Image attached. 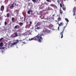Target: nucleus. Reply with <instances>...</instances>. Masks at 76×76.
Here are the masks:
<instances>
[{
	"label": "nucleus",
	"mask_w": 76,
	"mask_h": 76,
	"mask_svg": "<svg viewBox=\"0 0 76 76\" xmlns=\"http://www.w3.org/2000/svg\"><path fill=\"white\" fill-rule=\"evenodd\" d=\"M32 12V11L31 10H29L27 12L28 13V14H30V12Z\"/></svg>",
	"instance_id": "13"
},
{
	"label": "nucleus",
	"mask_w": 76,
	"mask_h": 76,
	"mask_svg": "<svg viewBox=\"0 0 76 76\" xmlns=\"http://www.w3.org/2000/svg\"><path fill=\"white\" fill-rule=\"evenodd\" d=\"M15 6H16L17 5L16 3H15Z\"/></svg>",
	"instance_id": "38"
},
{
	"label": "nucleus",
	"mask_w": 76,
	"mask_h": 76,
	"mask_svg": "<svg viewBox=\"0 0 76 76\" xmlns=\"http://www.w3.org/2000/svg\"><path fill=\"white\" fill-rule=\"evenodd\" d=\"M27 24H28V23H27Z\"/></svg>",
	"instance_id": "52"
},
{
	"label": "nucleus",
	"mask_w": 76,
	"mask_h": 76,
	"mask_svg": "<svg viewBox=\"0 0 76 76\" xmlns=\"http://www.w3.org/2000/svg\"><path fill=\"white\" fill-rule=\"evenodd\" d=\"M23 35L24 36H27V35H29V34H28V32H26V33H25L23 34Z\"/></svg>",
	"instance_id": "8"
},
{
	"label": "nucleus",
	"mask_w": 76,
	"mask_h": 76,
	"mask_svg": "<svg viewBox=\"0 0 76 76\" xmlns=\"http://www.w3.org/2000/svg\"><path fill=\"white\" fill-rule=\"evenodd\" d=\"M57 23L59 25V24L58 23H58Z\"/></svg>",
	"instance_id": "41"
},
{
	"label": "nucleus",
	"mask_w": 76,
	"mask_h": 76,
	"mask_svg": "<svg viewBox=\"0 0 76 76\" xmlns=\"http://www.w3.org/2000/svg\"><path fill=\"white\" fill-rule=\"evenodd\" d=\"M75 1H76V0H75Z\"/></svg>",
	"instance_id": "53"
},
{
	"label": "nucleus",
	"mask_w": 76,
	"mask_h": 76,
	"mask_svg": "<svg viewBox=\"0 0 76 76\" xmlns=\"http://www.w3.org/2000/svg\"><path fill=\"white\" fill-rule=\"evenodd\" d=\"M63 33L62 32H61V33H60V35L61 36V38H63Z\"/></svg>",
	"instance_id": "9"
},
{
	"label": "nucleus",
	"mask_w": 76,
	"mask_h": 76,
	"mask_svg": "<svg viewBox=\"0 0 76 76\" xmlns=\"http://www.w3.org/2000/svg\"><path fill=\"white\" fill-rule=\"evenodd\" d=\"M66 26H65L64 27V29H65V28H66Z\"/></svg>",
	"instance_id": "35"
},
{
	"label": "nucleus",
	"mask_w": 76,
	"mask_h": 76,
	"mask_svg": "<svg viewBox=\"0 0 76 76\" xmlns=\"http://www.w3.org/2000/svg\"><path fill=\"white\" fill-rule=\"evenodd\" d=\"M15 41H15V42H13V43L10 46H11V47H13V46H14V45L17 44H18V43L19 42V41H21V40H20V41H19V40H18L17 39V40H15Z\"/></svg>",
	"instance_id": "3"
},
{
	"label": "nucleus",
	"mask_w": 76,
	"mask_h": 76,
	"mask_svg": "<svg viewBox=\"0 0 76 76\" xmlns=\"http://www.w3.org/2000/svg\"><path fill=\"white\" fill-rule=\"evenodd\" d=\"M7 17L8 18L9 17V13H8L7 14Z\"/></svg>",
	"instance_id": "18"
},
{
	"label": "nucleus",
	"mask_w": 76,
	"mask_h": 76,
	"mask_svg": "<svg viewBox=\"0 0 76 76\" xmlns=\"http://www.w3.org/2000/svg\"><path fill=\"white\" fill-rule=\"evenodd\" d=\"M4 48H5V47H2L0 48V49L1 50H4Z\"/></svg>",
	"instance_id": "17"
},
{
	"label": "nucleus",
	"mask_w": 76,
	"mask_h": 76,
	"mask_svg": "<svg viewBox=\"0 0 76 76\" xmlns=\"http://www.w3.org/2000/svg\"><path fill=\"white\" fill-rule=\"evenodd\" d=\"M65 20H66V22H67V23H68L69 22V20L67 18H65Z\"/></svg>",
	"instance_id": "14"
},
{
	"label": "nucleus",
	"mask_w": 76,
	"mask_h": 76,
	"mask_svg": "<svg viewBox=\"0 0 76 76\" xmlns=\"http://www.w3.org/2000/svg\"><path fill=\"white\" fill-rule=\"evenodd\" d=\"M37 38L36 37V36L35 37H34V38H31V39H29V40L30 41L32 40H37Z\"/></svg>",
	"instance_id": "4"
},
{
	"label": "nucleus",
	"mask_w": 76,
	"mask_h": 76,
	"mask_svg": "<svg viewBox=\"0 0 76 76\" xmlns=\"http://www.w3.org/2000/svg\"><path fill=\"white\" fill-rule=\"evenodd\" d=\"M53 1L55 2L54 1Z\"/></svg>",
	"instance_id": "46"
},
{
	"label": "nucleus",
	"mask_w": 76,
	"mask_h": 76,
	"mask_svg": "<svg viewBox=\"0 0 76 76\" xmlns=\"http://www.w3.org/2000/svg\"><path fill=\"white\" fill-rule=\"evenodd\" d=\"M59 12H60V13H61V14L62 15V13H63V11H62L61 9H60V10H59Z\"/></svg>",
	"instance_id": "12"
},
{
	"label": "nucleus",
	"mask_w": 76,
	"mask_h": 76,
	"mask_svg": "<svg viewBox=\"0 0 76 76\" xmlns=\"http://www.w3.org/2000/svg\"><path fill=\"white\" fill-rule=\"evenodd\" d=\"M64 29L62 30V31L61 32L64 33Z\"/></svg>",
	"instance_id": "34"
},
{
	"label": "nucleus",
	"mask_w": 76,
	"mask_h": 76,
	"mask_svg": "<svg viewBox=\"0 0 76 76\" xmlns=\"http://www.w3.org/2000/svg\"><path fill=\"white\" fill-rule=\"evenodd\" d=\"M61 20V18H58V21Z\"/></svg>",
	"instance_id": "22"
},
{
	"label": "nucleus",
	"mask_w": 76,
	"mask_h": 76,
	"mask_svg": "<svg viewBox=\"0 0 76 76\" xmlns=\"http://www.w3.org/2000/svg\"><path fill=\"white\" fill-rule=\"evenodd\" d=\"M63 24L62 22H61V23H60V24H59V26L58 28V30H59L60 26H63Z\"/></svg>",
	"instance_id": "5"
},
{
	"label": "nucleus",
	"mask_w": 76,
	"mask_h": 76,
	"mask_svg": "<svg viewBox=\"0 0 76 76\" xmlns=\"http://www.w3.org/2000/svg\"><path fill=\"white\" fill-rule=\"evenodd\" d=\"M14 34H15V36L16 37H17L18 36V35L17 33H15Z\"/></svg>",
	"instance_id": "23"
},
{
	"label": "nucleus",
	"mask_w": 76,
	"mask_h": 76,
	"mask_svg": "<svg viewBox=\"0 0 76 76\" xmlns=\"http://www.w3.org/2000/svg\"><path fill=\"white\" fill-rule=\"evenodd\" d=\"M75 19H76V18H75Z\"/></svg>",
	"instance_id": "50"
},
{
	"label": "nucleus",
	"mask_w": 76,
	"mask_h": 76,
	"mask_svg": "<svg viewBox=\"0 0 76 76\" xmlns=\"http://www.w3.org/2000/svg\"><path fill=\"white\" fill-rule=\"evenodd\" d=\"M15 2H14V3H13V4H12L11 6V7H10V8H13V7H14V4H15Z\"/></svg>",
	"instance_id": "11"
},
{
	"label": "nucleus",
	"mask_w": 76,
	"mask_h": 76,
	"mask_svg": "<svg viewBox=\"0 0 76 76\" xmlns=\"http://www.w3.org/2000/svg\"><path fill=\"white\" fill-rule=\"evenodd\" d=\"M60 6L61 7H62V5L61 4H60Z\"/></svg>",
	"instance_id": "29"
},
{
	"label": "nucleus",
	"mask_w": 76,
	"mask_h": 76,
	"mask_svg": "<svg viewBox=\"0 0 76 76\" xmlns=\"http://www.w3.org/2000/svg\"><path fill=\"white\" fill-rule=\"evenodd\" d=\"M23 24V23H21V22L20 23H19V24L20 25H22Z\"/></svg>",
	"instance_id": "25"
},
{
	"label": "nucleus",
	"mask_w": 76,
	"mask_h": 76,
	"mask_svg": "<svg viewBox=\"0 0 76 76\" xmlns=\"http://www.w3.org/2000/svg\"><path fill=\"white\" fill-rule=\"evenodd\" d=\"M3 44L2 42H1L0 43V47H2L3 46Z\"/></svg>",
	"instance_id": "15"
},
{
	"label": "nucleus",
	"mask_w": 76,
	"mask_h": 76,
	"mask_svg": "<svg viewBox=\"0 0 76 76\" xmlns=\"http://www.w3.org/2000/svg\"><path fill=\"white\" fill-rule=\"evenodd\" d=\"M4 5H2V6H1V10L2 11H3L4 10Z\"/></svg>",
	"instance_id": "7"
},
{
	"label": "nucleus",
	"mask_w": 76,
	"mask_h": 76,
	"mask_svg": "<svg viewBox=\"0 0 76 76\" xmlns=\"http://www.w3.org/2000/svg\"><path fill=\"white\" fill-rule=\"evenodd\" d=\"M32 1H33L34 3H35L36 2V0H32Z\"/></svg>",
	"instance_id": "20"
},
{
	"label": "nucleus",
	"mask_w": 76,
	"mask_h": 76,
	"mask_svg": "<svg viewBox=\"0 0 76 76\" xmlns=\"http://www.w3.org/2000/svg\"><path fill=\"white\" fill-rule=\"evenodd\" d=\"M51 10H53V9H52V8H51Z\"/></svg>",
	"instance_id": "40"
},
{
	"label": "nucleus",
	"mask_w": 76,
	"mask_h": 76,
	"mask_svg": "<svg viewBox=\"0 0 76 76\" xmlns=\"http://www.w3.org/2000/svg\"><path fill=\"white\" fill-rule=\"evenodd\" d=\"M37 27V26H36V27Z\"/></svg>",
	"instance_id": "47"
},
{
	"label": "nucleus",
	"mask_w": 76,
	"mask_h": 76,
	"mask_svg": "<svg viewBox=\"0 0 76 76\" xmlns=\"http://www.w3.org/2000/svg\"><path fill=\"white\" fill-rule=\"evenodd\" d=\"M46 1L48 2H51V1H50V0H46Z\"/></svg>",
	"instance_id": "21"
},
{
	"label": "nucleus",
	"mask_w": 76,
	"mask_h": 76,
	"mask_svg": "<svg viewBox=\"0 0 76 76\" xmlns=\"http://www.w3.org/2000/svg\"><path fill=\"white\" fill-rule=\"evenodd\" d=\"M4 38H1L0 39L1 40L2 39H3Z\"/></svg>",
	"instance_id": "36"
},
{
	"label": "nucleus",
	"mask_w": 76,
	"mask_h": 76,
	"mask_svg": "<svg viewBox=\"0 0 76 76\" xmlns=\"http://www.w3.org/2000/svg\"><path fill=\"white\" fill-rule=\"evenodd\" d=\"M5 46H6V47H7V45L6 44V45H5Z\"/></svg>",
	"instance_id": "39"
},
{
	"label": "nucleus",
	"mask_w": 76,
	"mask_h": 76,
	"mask_svg": "<svg viewBox=\"0 0 76 76\" xmlns=\"http://www.w3.org/2000/svg\"><path fill=\"white\" fill-rule=\"evenodd\" d=\"M30 3L29 2V3H28V6H30Z\"/></svg>",
	"instance_id": "32"
},
{
	"label": "nucleus",
	"mask_w": 76,
	"mask_h": 76,
	"mask_svg": "<svg viewBox=\"0 0 76 76\" xmlns=\"http://www.w3.org/2000/svg\"><path fill=\"white\" fill-rule=\"evenodd\" d=\"M38 1V0H37V1Z\"/></svg>",
	"instance_id": "49"
},
{
	"label": "nucleus",
	"mask_w": 76,
	"mask_h": 76,
	"mask_svg": "<svg viewBox=\"0 0 76 76\" xmlns=\"http://www.w3.org/2000/svg\"><path fill=\"white\" fill-rule=\"evenodd\" d=\"M57 2H58L59 4V3H60V1H59V0H57Z\"/></svg>",
	"instance_id": "33"
},
{
	"label": "nucleus",
	"mask_w": 76,
	"mask_h": 76,
	"mask_svg": "<svg viewBox=\"0 0 76 76\" xmlns=\"http://www.w3.org/2000/svg\"><path fill=\"white\" fill-rule=\"evenodd\" d=\"M55 15V14H54L52 16L51 18L52 19V20H54V17Z\"/></svg>",
	"instance_id": "10"
},
{
	"label": "nucleus",
	"mask_w": 76,
	"mask_h": 76,
	"mask_svg": "<svg viewBox=\"0 0 76 76\" xmlns=\"http://www.w3.org/2000/svg\"><path fill=\"white\" fill-rule=\"evenodd\" d=\"M62 9H63V10H66V7H62Z\"/></svg>",
	"instance_id": "19"
},
{
	"label": "nucleus",
	"mask_w": 76,
	"mask_h": 76,
	"mask_svg": "<svg viewBox=\"0 0 76 76\" xmlns=\"http://www.w3.org/2000/svg\"><path fill=\"white\" fill-rule=\"evenodd\" d=\"M8 11V9H7V11H6V12H7Z\"/></svg>",
	"instance_id": "37"
},
{
	"label": "nucleus",
	"mask_w": 76,
	"mask_h": 76,
	"mask_svg": "<svg viewBox=\"0 0 76 76\" xmlns=\"http://www.w3.org/2000/svg\"><path fill=\"white\" fill-rule=\"evenodd\" d=\"M49 26L51 28L52 27H53V25L52 24L50 25Z\"/></svg>",
	"instance_id": "24"
},
{
	"label": "nucleus",
	"mask_w": 76,
	"mask_h": 76,
	"mask_svg": "<svg viewBox=\"0 0 76 76\" xmlns=\"http://www.w3.org/2000/svg\"><path fill=\"white\" fill-rule=\"evenodd\" d=\"M56 22H57L58 21H57V20H56Z\"/></svg>",
	"instance_id": "42"
},
{
	"label": "nucleus",
	"mask_w": 76,
	"mask_h": 76,
	"mask_svg": "<svg viewBox=\"0 0 76 76\" xmlns=\"http://www.w3.org/2000/svg\"><path fill=\"white\" fill-rule=\"evenodd\" d=\"M1 40L0 39V41H1Z\"/></svg>",
	"instance_id": "45"
},
{
	"label": "nucleus",
	"mask_w": 76,
	"mask_h": 76,
	"mask_svg": "<svg viewBox=\"0 0 76 76\" xmlns=\"http://www.w3.org/2000/svg\"><path fill=\"white\" fill-rule=\"evenodd\" d=\"M23 42L24 43L26 44L28 42V41L27 40H26L24 42Z\"/></svg>",
	"instance_id": "16"
},
{
	"label": "nucleus",
	"mask_w": 76,
	"mask_h": 76,
	"mask_svg": "<svg viewBox=\"0 0 76 76\" xmlns=\"http://www.w3.org/2000/svg\"><path fill=\"white\" fill-rule=\"evenodd\" d=\"M29 23H30V25H31V24H32V22H31V21H30V22H29Z\"/></svg>",
	"instance_id": "31"
},
{
	"label": "nucleus",
	"mask_w": 76,
	"mask_h": 76,
	"mask_svg": "<svg viewBox=\"0 0 76 76\" xmlns=\"http://www.w3.org/2000/svg\"><path fill=\"white\" fill-rule=\"evenodd\" d=\"M19 26H18V25H17V26H15V28H17V27H18Z\"/></svg>",
	"instance_id": "27"
},
{
	"label": "nucleus",
	"mask_w": 76,
	"mask_h": 76,
	"mask_svg": "<svg viewBox=\"0 0 76 76\" xmlns=\"http://www.w3.org/2000/svg\"><path fill=\"white\" fill-rule=\"evenodd\" d=\"M1 25V23H0V26Z\"/></svg>",
	"instance_id": "44"
},
{
	"label": "nucleus",
	"mask_w": 76,
	"mask_h": 76,
	"mask_svg": "<svg viewBox=\"0 0 76 76\" xmlns=\"http://www.w3.org/2000/svg\"><path fill=\"white\" fill-rule=\"evenodd\" d=\"M27 24H28V23H27Z\"/></svg>",
	"instance_id": "51"
},
{
	"label": "nucleus",
	"mask_w": 76,
	"mask_h": 76,
	"mask_svg": "<svg viewBox=\"0 0 76 76\" xmlns=\"http://www.w3.org/2000/svg\"><path fill=\"white\" fill-rule=\"evenodd\" d=\"M14 18H12V22H13L14 21Z\"/></svg>",
	"instance_id": "28"
},
{
	"label": "nucleus",
	"mask_w": 76,
	"mask_h": 76,
	"mask_svg": "<svg viewBox=\"0 0 76 76\" xmlns=\"http://www.w3.org/2000/svg\"><path fill=\"white\" fill-rule=\"evenodd\" d=\"M35 31H36V30H35Z\"/></svg>",
	"instance_id": "48"
},
{
	"label": "nucleus",
	"mask_w": 76,
	"mask_h": 76,
	"mask_svg": "<svg viewBox=\"0 0 76 76\" xmlns=\"http://www.w3.org/2000/svg\"><path fill=\"white\" fill-rule=\"evenodd\" d=\"M33 15V14H32V13L31 15Z\"/></svg>",
	"instance_id": "43"
},
{
	"label": "nucleus",
	"mask_w": 76,
	"mask_h": 76,
	"mask_svg": "<svg viewBox=\"0 0 76 76\" xmlns=\"http://www.w3.org/2000/svg\"><path fill=\"white\" fill-rule=\"evenodd\" d=\"M50 6L54 8H56V9L57 8L56 6L54 4H51Z\"/></svg>",
	"instance_id": "6"
},
{
	"label": "nucleus",
	"mask_w": 76,
	"mask_h": 76,
	"mask_svg": "<svg viewBox=\"0 0 76 76\" xmlns=\"http://www.w3.org/2000/svg\"><path fill=\"white\" fill-rule=\"evenodd\" d=\"M40 29V28L39 27H37V28H36V29H37V30L39 29Z\"/></svg>",
	"instance_id": "26"
},
{
	"label": "nucleus",
	"mask_w": 76,
	"mask_h": 76,
	"mask_svg": "<svg viewBox=\"0 0 76 76\" xmlns=\"http://www.w3.org/2000/svg\"><path fill=\"white\" fill-rule=\"evenodd\" d=\"M50 31L48 29H46L43 31V32L42 34V35H45L47 34H49L50 33Z\"/></svg>",
	"instance_id": "2"
},
{
	"label": "nucleus",
	"mask_w": 76,
	"mask_h": 76,
	"mask_svg": "<svg viewBox=\"0 0 76 76\" xmlns=\"http://www.w3.org/2000/svg\"><path fill=\"white\" fill-rule=\"evenodd\" d=\"M5 25H6L7 24V23L6 22H5L4 23Z\"/></svg>",
	"instance_id": "30"
},
{
	"label": "nucleus",
	"mask_w": 76,
	"mask_h": 76,
	"mask_svg": "<svg viewBox=\"0 0 76 76\" xmlns=\"http://www.w3.org/2000/svg\"><path fill=\"white\" fill-rule=\"evenodd\" d=\"M36 37L37 38V40L38 39L39 42H41L43 39V38H42L40 35H39V34L36 36Z\"/></svg>",
	"instance_id": "1"
}]
</instances>
